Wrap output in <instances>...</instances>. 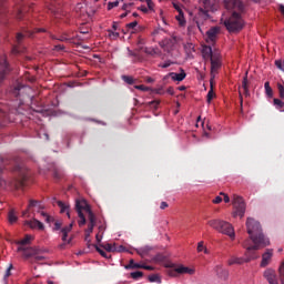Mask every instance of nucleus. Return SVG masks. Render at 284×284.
Segmentation results:
<instances>
[{
    "label": "nucleus",
    "instance_id": "obj_49",
    "mask_svg": "<svg viewBox=\"0 0 284 284\" xmlns=\"http://www.w3.org/2000/svg\"><path fill=\"white\" fill-rule=\"evenodd\" d=\"M264 88H265V90H266V94H267L268 97H272V87H270V82H265V83H264Z\"/></svg>",
    "mask_w": 284,
    "mask_h": 284
},
{
    "label": "nucleus",
    "instance_id": "obj_37",
    "mask_svg": "<svg viewBox=\"0 0 284 284\" xmlns=\"http://www.w3.org/2000/svg\"><path fill=\"white\" fill-rule=\"evenodd\" d=\"M149 282L161 284V276H159V274L149 275Z\"/></svg>",
    "mask_w": 284,
    "mask_h": 284
},
{
    "label": "nucleus",
    "instance_id": "obj_15",
    "mask_svg": "<svg viewBox=\"0 0 284 284\" xmlns=\"http://www.w3.org/2000/svg\"><path fill=\"white\" fill-rule=\"evenodd\" d=\"M32 235H26L24 239L20 241H16V245H18L17 252H21L22 250H26L28 245L32 243Z\"/></svg>",
    "mask_w": 284,
    "mask_h": 284
},
{
    "label": "nucleus",
    "instance_id": "obj_2",
    "mask_svg": "<svg viewBox=\"0 0 284 284\" xmlns=\"http://www.w3.org/2000/svg\"><path fill=\"white\" fill-rule=\"evenodd\" d=\"M207 225L212 227L213 230H216V232H220V234H225L226 236H230L232 241L236 239V234L234 233V226L230 224L227 221L223 220H210L207 222Z\"/></svg>",
    "mask_w": 284,
    "mask_h": 284
},
{
    "label": "nucleus",
    "instance_id": "obj_63",
    "mask_svg": "<svg viewBox=\"0 0 284 284\" xmlns=\"http://www.w3.org/2000/svg\"><path fill=\"white\" fill-rule=\"evenodd\" d=\"M166 92H168V94H171V97H174V88L173 87H169Z\"/></svg>",
    "mask_w": 284,
    "mask_h": 284
},
{
    "label": "nucleus",
    "instance_id": "obj_30",
    "mask_svg": "<svg viewBox=\"0 0 284 284\" xmlns=\"http://www.w3.org/2000/svg\"><path fill=\"white\" fill-rule=\"evenodd\" d=\"M8 221L11 225H13V223H17V221H19V217L17 216V213H14V210L9 211Z\"/></svg>",
    "mask_w": 284,
    "mask_h": 284
},
{
    "label": "nucleus",
    "instance_id": "obj_42",
    "mask_svg": "<svg viewBox=\"0 0 284 284\" xmlns=\"http://www.w3.org/2000/svg\"><path fill=\"white\" fill-rule=\"evenodd\" d=\"M95 250L99 254H101L103 256V258H110V254H108L106 251H103V248H100L99 246H95Z\"/></svg>",
    "mask_w": 284,
    "mask_h": 284
},
{
    "label": "nucleus",
    "instance_id": "obj_52",
    "mask_svg": "<svg viewBox=\"0 0 284 284\" xmlns=\"http://www.w3.org/2000/svg\"><path fill=\"white\" fill-rule=\"evenodd\" d=\"M134 88H135V90H141L142 92H149L150 91V88H148V87H145L143 84L135 85Z\"/></svg>",
    "mask_w": 284,
    "mask_h": 284
},
{
    "label": "nucleus",
    "instance_id": "obj_17",
    "mask_svg": "<svg viewBox=\"0 0 284 284\" xmlns=\"http://www.w3.org/2000/svg\"><path fill=\"white\" fill-rule=\"evenodd\" d=\"M24 258H34L37 254H41V250L37 247H28L26 246L24 250L21 251Z\"/></svg>",
    "mask_w": 284,
    "mask_h": 284
},
{
    "label": "nucleus",
    "instance_id": "obj_45",
    "mask_svg": "<svg viewBox=\"0 0 284 284\" xmlns=\"http://www.w3.org/2000/svg\"><path fill=\"white\" fill-rule=\"evenodd\" d=\"M277 90L280 92V99H284V84L281 82L277 83Z\"/></svg>",
    "mask_w": 284,
    "mask_h": 284
},
{
    "label": "nucleus",
    "instance_id": "obj_13",
    "mask_svg": "<svg viewBox=\"0 0 284 284\" xmlns=\"http://www.w3.org/2000/svg\"><path fill=\"white\" fill-rule=\"evenodd\" d=\"M89 219V224H88V229L84 231L85 233V237L84 241H87V243H90V234H92V232H94V226L97 225V216L95 215H90Z\"/></svg>",
    "mask_w": 284,
    "mask_h": 284
},
{
    "label": "nucleus",
    "instance_id": "obj_60",
    "mask_svg": "<svg viewBox=\"0 0 284 284\" xmlns=\"http://www.w3.org/2000/svg\"><path fill=\"white\" fill-rule=\"evenodd\" d=\"M111 30H113L114 32H116L118 30H120V28H119V22H113Z\"/></svg>",
    "mask_w": 284,
    "mask_h": 284
},
{
    "label": "nucleus",
    "instance_id": "obj_25",
    "mask_svg": "<svg viewBox=\"0 0 284 284\" xmlns=\"http://www.w3.org/2000/svg\"><path fill=\"white\" fill-rule=\"evenodd\" d=\"M202 55L204 59H212V57H214V51H212V47L204 45L202 48Z\"/></svg>",
    "mask_w": 284,
    "mask_h": 284
},
{
    "label": "nucleus",
    "instance_id": "obj_46",
    "mask_svg": "<svg viewBox=\"0 0 284 284\" xmlns=\"http://www.w3.org/2000/svg\"><path fill=\"white\" fill-rule=\"evenodd\" d=\"M73 225H74V222H71L70 225L63 227V229L61 230V232H62V233L70 234V232H72Z\"/></svg>",
    "mask_w": 284,
    "mask_h": 284
},
{
    "label": "nucleus",
    "instance_id": "obj_38",
    "mask_svg": "<svg viewBox=\"0 0 284 284\" xmlns=\"http://www.w3.org/2000/svg\"><path fill=\"white\" fill-rule=\"evenodd\" d=\"M133 7H134V2L125 1L123 2L122 10H124V12H130Z\"/></svg>",
    "mask_w": 284,
    "mask_h": 284
},
{
    "label": "nucleus",
    "instance_id": "obj_12",
    "mask_svg": "<svg viewBox=\"0 0 284 284\" xmlns=\"http://www.w3.org/2000/svg\"><path fill=\"white\" fill-rule=\"evenodd\" d=\"M211 61V72H216L221 70V52L219 50L214 51Z\"/></svg>",
    "mask_w": 284,
    "mask_h": 284
},
{
    "label": "nucleus",
    "instance_id": "obj_20",
    "mask_svg": "<svg viewBox=\"0 0 284 284\" xmlns=\"http://www.w3.org/2000/svg\"><path fill=\"white\" fill-rule=\"evenodd\" d=\"M273 255L274 252L267 248L266 252L262 255L261 267H267V265H270V261H272Z\"/></svg>",
    "mask_w": 284,
    "mask_h": 284
},
{
    "label": "nucleus",
    "instance_id": "obj_51",
    "mask_svg": "<svg viewBox=\"0 0 284 284\" xmlns=\"http://www.w3.org/2000/svg\"><path fill=\"white\" fill-rule=\"evenodd\" d=\"M53 50H55V52H63V50H65V45H63V44H55Z\"/></svg>",
    "mask_w": 284,
    "mask_h": 284
},
{
    "label": "nucleus",
    "instance_id": "obj_21",
    "mask_svg": "<svg viewBox=\"0 0 284 284\" xmlns=\"http://www.w3.org/2000/svg\"><path fill=\"white\" fill-rule=\"evenodd\" d=\"M61 8V1L60 0H52L49 4H48V10L49 12H51L52 14H57V12H59Z\"/></svg>",
    "mask_w": 284,
    "mask_h": 284
},
{
    "label": "nucleus",
    "instance_id": "obj_55",
    "mask_svg": "<svg viewBox=\"0 0 284 284\" xmlns=\"http://www.w3.org/2000/svg\"><path fill=\"white\" fill-rule=\"evenodd\" d=\"M170 65H174V62H162V63L160 64V68L165 69V68H170Z\"/></svg>",
    "mask_w": 284,
    "mask_h": 284
},
{
    "label": "nucleus",
    "instance_id": "obj_48",
    "mask_svg": "<svg viewBox=\"0 0 284 284\" xmlns=\"http://www.w3.org/2000/svg\"><path fill=\"white\" fill-rule=\"evenodd\" d=\"M103 247L105 252H116V247L112 244H105Z\"/></svg>",
    "mask_w": 284,
    "mask_h": 284
},
{
    "label": "nucleus",
    "instance_id": "obj_22",
    "mask_svg": "<svg viewBox=\"0 0 284 284\" xmlns=\"http://www.w3.org/2000/svg\"><path fill=\"white\" fill-rule=\"evenodd\" d=\"M168 79H172V81H178V83H181V81H183L187 74L185 72H181V73H176V72H171L168 75Z\"/></svg>",
    "mask_w": 284,
    "mask_h": 284
},
{
    "label": "nucleus",
    "instance_id": "obj_26",
    "mask_svg": "<svg viewBox=\"0 0 284 284\" xmlns=\"http://www.w3.org/2000/svg\"><path fill=\"white\" fill-rule=\"evenodd\" d=\"M150 252H152V247L151 246H143L136 250V253L143 258L145 256H148V254H150Z\"/></svg>",
    "mask_w": 284,
    "mask_h": 284
},
{
    "label": "nucleus",
    "instance_id": "obj_11",
    "mask_svg": "<svg viewBox=\"0 0 284 284\" xmlns=\"http://www.w3.org/2000/svg\"><path fill=\"white\" fill-rule=\"evenodd\" d=\"M242 245L246 250V252H245L246 258H244V261L246 263H250V261H254L255 258H258V255H256V250H260V248H251L250 250V247H254V245H250V240L244 242Z\"/></svg>",
    "mask_w": 284,
    "mask_h": 284
},
{
    "label": "nucleus",
    "instance_id": "obj_10",
    "mask_svg": "<svg viewBox=\"0 0 284 284\" xmlns=\"http://www.w3.org/2000/svg\"><path fill=\"white\" fill-rule=\"evenodd\" d=\"M226 10H237V12H245V4L241 0H223Z\"/></svg>",
    "mask_w": 284,
    "mask_h": 284
},
{
    "label": "nucleus",
    "instance_id": "obj_4",
    "mask_svg": "<svg viewBox=\"0 0 284 284\" xmlns=\"http://www.w3.org/2000/svg\"><path fill=\"white\" fill-rule=\"evenodd\" d=\"M83 211L87 212L88 219H90V216H95L94 213L92 212V209L90 207V204H88V201L75 200V212L78 213V216L80 219L78 221L79 227H83V225H85V223H87L85 215L83 214Z\"/></svg>",
    "mask_w": 284,
    "mask_h": 284
},
{
    "label": "nucleus",
    "instance_id": "obj_23",
    "mask_svg": "<svg viewBox=\"0 0 284 284\" xmlns=\"http://www.w3.org/2000/svg\"><path fill=\"white\" fill-rule=\"evenodd\" d=\"M245 262V257H239L235 255H231L230 258L227 260V265H243Z\"/></svg>",
    "mask_w": 284,
    "mask_h": 284
},
{
    "label": "nucleus",
    "instance_id": "obj_34",
    "mask_svg": "<svg viewBox=\"0 0 284 284\" xmlns=\"http://www.w3.org/2000/svg\"><path fill=\"white\" fill-rule=\"evenodd\" d=\"M122 80L124 83H128V85H134V83H136V79L132 78L131 75H122Z\"/></svg>",
    "mask_w": 284,
    "mask_h": 284
},
{
    "label": "nucleus",
    "instance_id": "obj_6",
    "mask_svg": "<svg viewBox=\"0 0 284 284\" xmlns=\"http://www.w3.org/2000/svg\"><path fill=\"white\" fill-rule=\"evenodd\" d=\"M171 270L169 271V276L176 277L179 274H189V276H194L195 271L194 268L187 267L183 264H174L171 263L168 265Z\"/></svg>",
    "mask_w": 284,
    "mask_h": 284
},
{
    "label": "nucleus",
    "instance_id": "obj_43",
    "mask_svg": "<svg viewBox=\"0 0 284 284\" xmlns=\"http://www.w3.org/2000/svg\"><path fill=\"white\" fill-rule=\"evenodd\" d=\"M139 26V22L138 21H133L131 23H128L126 24V30L128 32H132V30H134V28H136Z\"/></svg>",
    "mask_w": 284,
    "mask_h": 284
},
{
    "label": "nucleus",
    "instance_id": "obj_28",
    "mask_svg": "<svg viewBox=\"0 0 284 284\" xmlns=\"http://www.w3.org/2000/svg\"><path fill=\"white\" fill-rule=\"evenodd\" d=\"M210 85H211V89L209 90L206 95L207 103H212V99L216 97V94L214 93V82H212V79H211Z\"/></svg>",
    "mask_w": 284,
    "mask_h": 284
},
{
    "label": "nucleus",
    "instance_id": "obj_14",
    "mask_svg": "<svg viewBox=\"0 0 284 284\" xmlns=\"http://www.w3.org/2000/svg\"><path fill=\"white\" fill-rule=\"evenodd\" d=\"M264 278H266L268 284H278V275H276V271L272 268H267L264 272Z\"/></svg>",
    "mask_w": 284,
    "mask_h": 284
},
{
    "label": "nucleus",
    "instance_id": "obj_39",
    "mask_svg": "<svg viewBox=\"0 0 284 284\" xmlns=\"http://www.w3.org/2000/svg\"><path fill=\"white\" fill-rule=\"evenodd\" d=\"M142 276H143V272H141V271L131 273V278H133L134 281H139V278H142Z\"/></svg>",
    "mask_w": 284,
    "mask_h": 284
},
{
    "label": "nucleus",
    "instance_id": "obj_24",
    "mask_svg": "<svg viewBox=\"0 0 284 284\" xmlns=\"http://www.w3.org/2000/svg\"><path fill=\"white\" fill-rule=\"evenodd\" d=\"M27 225H29V227H31L32 230H37V229L44 230L43 224L37 219H33L32 221L27 222Z\"/></svg>",
    "mask_w": 284,
    "mask_h": 284
},
{
    "label": "nucleus",
    "instance_id": "obj_32",
    "mask_svg": "<svg viewBox=\"0 0 284 284\" xmlns=\"http://www.w3.org/2000/svg\"><path fill=\"white\" fill-rule=\"evenodd\" d=\"M175 19L180 23V26H185V16L183 14V11H179L175 16Z\"/></svg>",
    "mask_w": 284,
    "mask_h": 284
},
{
    "label": "nucleus",
    "instance_id": "obj_62",
    "mask_svg": "<svg viewBox=\"0 0 284 284\" xmlns=\"http://www.w3.org/2000/svg\"><path fill=\"white\" fill-rule=\"evenodd\" d=\"M278 272H280V276H283L284 275V262H282L280 268H278Z\"/></svg>",
    "mask_w": 284,
    "mask_h": 284
},
{
    "label": "nucleus",
    "instance_id": "obj_36",
    "mask_svg": "<svg viewBox=\"0 0 284 284\" xmlns=\"http://www.w3.org/2000/svg\"><path fill=\"white\" fill-rule=\"evenodd\" d=\"M163 50L165 52H168L169 54L172 53V50H174V43L172 41H168L164 45H163Z\"/></svg>",
    "mask_w": 284,
    "mask_h": 284
},
{
    "label": "nucleus",
    "instance_id": "obj_40",
    "mask_svg": "<svg viewBox=\"0 0 284 284\" xmlns=\"http://www.w3.org/2000/svg\"><path fill=\"white\" fill-rule=\"evenodd\" d=\"M273 103H274L276 110H283V108H284V102L283 101H281L278 99H274Z\"/></svg>",
    "mask_w": 284,
    "mask_h": 284
},
{
    "label": "nucleus",
    "instance_id": "obj_59",
    "mask_svg": "<svg viewBox=\"0 0 284 284\" xmlns=\"http://www.w3.org/2000/svg\"><path fill=\"white\" fill-rule=\"evenodd\" d=\"M166 207H170V205L168 204V202H161V204H160V210H166Z\"/></svg>",
    "mask_w": 284,
    "mask_h": 284
},
{
    "label": "nucleus",
    "instance_id": "obj_18",
    "mask_svg": "<svg viewBox=\"0 0 284 284\" xmlns=\"http://www.w3.org/2000/svg\"><path fill=\"white\" fill-rule=\"evenodd\" d=\"M219 32H221L219 27H212L209 31H206L207 41L214 43L216 41V37H219Z\"/></svg>",
    "mask_w": 284,
    "mask_h": 284
},
{
    "label": "nucleus",
    "instance_id": "obj_47",
    "mask_svg": "<svg viewBox=\"0 0 284 284\" xmlns=\"http://www.w3.org/2000/svg\"><path fill=\"white\" fill-rule=\"evenodd\" d=\"M39 254H36L33 256V263H41V261H45V256H42V255H39Z\"/></svg>",
    "mask_w": 284,
    "mask_h": 284
},
{
    "label": "nucleus",
    "instance_id": "obj_53",
    "mask_svg": "<svg viewBox=\"0 0 284 284\" xmlns=\"http://www.w3.org/2000/svg\"><path fill=\"white\" fill-rule=\"evenodd\" d=\"M141 1H145V3L148 4V9L149 10H154V2H152V0H141Z\"/></svg>",
    "mask_w": 284,
    "mask_h": 284
},
{
    "label": "nucleus",
    "instance_id": "obj_3",
    "mask_svg": "<svg viewBox=\"0 0 284 284\" xmlns=\"http://www.w3.org/2000/svg\"><path fill=\"white\" fill-rule=\"evenodd\" d=\"M216 11V6L212 0H200V8L197 12V28L201 30V23L210 19V12Z\"/></svg>",
    "mask_w": 284,
    "mask_h": 284
},
{
    "label": "nucleus",
    "instance_id": "obj_31",
    "mask_svg": "<svg viewBox=\"0 0 284 284\" xmlns=\"http://www.w3.org/2000/svg\"><path fill=\"white\" fill-rule=\"evenodd\" d=\"M0 68L2 72L10 70V64L8 63V60L6 58H2L0 60Z\"/></svg>",
    "mask_w": 284,
    "mask_h": 284
},
{
    "label": "nucleus",
    "instance_id": "obj_61",
    "mask_svg": "<svg viewBox=\"0 0 284 284\" xmlns=\"http://www.w3.org/2000/svg\"><path fill=\"white\" fill-rule=\"evenodd\" d=\"M27 179H28V175L22 174V176H21V179H20V181H19L20 185H23V183H26V180H27Z\"/></svg>",
    "mask_w": 284,
    "mask_h": 284
},
{
    "label": "nucleus",
    "instance_id": "obj_16",
    "mask_svg": "<svg viewBox=\"0 0 284 284\" xmlns=\"http://www.w3.org/2000/svg\"><path fill=\"white\" fill-rule=\"evenodd\" d=\"M214 270L216 276H219L221 281H227V278H230V271H227V268H224L223 265H216Z\"/></svg>",
    "mask_w": 284,
    "mask_h": 284
},
{
    "label": "nucleus",
    "instance_id": "obj_33",
    "mask_svg": "<svg viewBox=\"0 0 284 284\" xmlns=\"http://www.w3.org/2000/svg\"><path fill=\"white\" fill-rule=\"evenodd\" d=\"M109 38L112 39L113 41L119 39V37H121V33H119L118 31H114L112 29H108L106 30Z\"/></svg>",
    "mask_w": 284,
    "mask_h": 284
},
{
    "label": "nucleus",
    "instance_id": "obj_50",
    "mask_svg": "<svg viewBox=\"0 0 284 284\" xmlns=\"http://www.w3.org/2000/svg\"><path fill=\"white\" fill-rule=\"evenodd\" d=\"M37 205H39V201L30 200L29 205H28V210H30L31 207H37Z\"/></svg>",
    "mask_w": 284,
    "mask_h": 284
},
{
    "label": "nucleus",
    "instance_id": "obj_1",
    "mask_svg": "<svg viewBox=\"0 0 284 284\" xmlns=\"http://www.w3.org/2000/svg\"><path fill=\"white\" fill-rule=\"evenodd\" d=\"M246 230L251 241L254 243V246L248 248V253L252 248L261 250V247H267V245H270V240L263 234V229H261L258 221L248 217L246 220Z\"/></svg>",
    "mask_w": 284,
    "mask_h": 284
},
{
    "label": "nucleus",
    "instance_id": "obj_9",
    "mask_svg": "<svg viewBox=\"0 0 284 284\" xmlns=\"http://www.w3.org/2000/svg\"><path fill=\"white\" fill-rule=\"evenodd\" d=\"M30 92V89L23 84H16L13 88L10 89V93L16 99H19L20 101H23L26 99V94Z\"/></svg>",
    "mask_w": 284,
    "mask_h": 284
},
{
    "label": "nucleus",
    "instance_id": "obj_7",
    "mask_svg": "<svg viewBox=\"0 0 284 284\" xmlns=\"http://www.w3.org/2000/svg\"><path fill=\"white\" fill-rule=\"evenodd\" d=\"M233 210L234 217L240 216V219H243L245 216V201L243 197L234 195Z\"/></svg>",
    "mask_w": 284,
    "mask_h": 284
},
{
    "label": "nucleus",
    "instance_id": "obj_64",
    "mask_svg": "<svg viewBox=\"0 0 284 284\" xmlns=\"http://www.w3.org/2000/svg\"><path fill=\"white\" fill-rule=\"evenodd\" d=\"M154 261H155L156 263H161V262L163 261V255H156V256L154 257Z\"/></svg>",
    "mask_w": 284,
    "mask_h": 284
},
{
    "label": "nucleus",
    "instance_id": "obj_8",
    "mask_svg": "<svg viewBox=\"0 0 284 284\" xmlns=\"http://www.w3.org/2000/svg\"><path fill=\"white\" fill-rule=\"evenodd\" d=\"M26 37H32V31L18 32L16 36V45L12 48V54H21L26 51V48L21 47Z\"/></svg>",
    "mask_w": 284,
    "mask_h": 284
},
{
    "label": "nucleus",
    "instance_id": "obj_29",
    "mask_svg": "<svg viewBox=\"0 0 284 284\" xmlns=\"http://www.w3.org/2000/svg\"><path fill=\"white\" fill-rule=\"evenodd\" d=\"M87 8H88V4H85L83 2H79L75 6L74 10H75V12H79L80 14H82L84 17Z\"/></svg>",
    "mask_w": 284,
    "mask_h": 284
},
{
    "label": "nucleus",
    "instance_id": "obj_19",
    "mask_svg": "<svg viewBox=\"0 0 284 284\" xmlns=\"http://www.w3.org/2000/svg\"><path fill=\"white\" fill-rule=\"evenodd\" d=\"M250 83H252V77H250L247 73L243 77L242 80V88L244 90V95L250 97Z\"/></svg>",
    "mask_w": 284,
    "mask_h": 284
},
{
    "label": "nucleus",
    "instance_id": "obj_44",
    "mask_svg": "<svg viewBox=\"0 0 284 284\" xmlns=\"http://www.w3.org/2000/svg\"><path fill=\"white\" fill-rule=\"evenodd\" d=\"M95 12L97 10L92 9L91 7H87V9L84 10V14H87V17H94Z\"/></svg>",
    "mask_w": 284,
    "mask_h": 284
},
{
    "label": "nucleus",
    "instance_id": "obj_54",
    "mask_svg": "<svg viewBox=\"0 0 284 284\" xmlns=\"http://www.w3.org/2000/svg\"><path fill=\"white\" fill-rule=\"evenodd\" d=\"M119 7V0L114 1V2H109L108 4V9L112 10V8H116Z\"/></svg>",
    "mask_w": 284,
    "mask_h": 284
},
{
    "label": "nucleus",
    "instance_id": "obj_56",
    "mask_svg": "<svg viewBox=\"0 0 284 284\" xmlns=\"http://www.w3.org/2000/svg\"><path fill=\"white\" fill-rule=\"evenodd\" d=\"M204 248H205L204 242L203 241L199 242L197 243V252H203Z\"/></svg>",
    "mask_w": 284,
    "mask_h": 284
},
{
    "label": "nucleus",
    "instance_id": "obj_35",
    "mask_svg": "<svg viewBox=\"0 0 284 284\" xmlns=\"http://www.w3.org/2000/svg\"><path fill=\"white\" fill-rule=\"evenodd\" d=\"M141 264L135 263L134 260H130L129 265H126V270H141Z\"/></svg>",
    "mask_w": 284,
    "mask_h": 284
},
{
    "label": "nucleus",
    "instance_id": "obj_41",
    "mask_svg": "<svg viewBox=\"0 0 284 284\" xmlns=\"http://www.w3.org/2000/svg\"><path fill=\"white\" fill-rule=\"evenodd\" d=\"M275 65L278 70L284 72V59L275 60Z\"/></svg>",
    "mask_w": 284,
    "mask_h": 284
},
{
    "label": "nucleus",
    "instance_id": "obj_5",
    "mask_svg": "<svg viewBox=\"0 0 284 284\" xmlns=\"http://www.w3.org/2000/svg\"><path fill=\"white\" fill-rule=\"evenodd\" d=\"M224 26L229 32H241L245 22L243 18H241V14L233 12L232 16L224 21Z\"/></svg>",
    "mask_w": 284,
    "mask_h": 284
},
{
    "label": "nucleus",
    "instance_id": "obj_58",
    "mask_svg": "<svg viewBox=\"0 0 284 284\" xmlns=\"http://www.w3.org/2000/svg\"><path fill=\"white\" fill-rule=\"evenodd\" d=\"M155 94H165V90L163 89V87L155 89Z\"/></svg>",
    "mask_w": 284,
    "mask_h": 284
},
{
    "label": "nucleus",
    "instance_id": "obj_57",
    "mask_svg": "<svg viewBox=\"0 0 284 284\" xmlns=\"http://www.w3.org/2000/svg\"><path fill=\"white\" fill-rule=\"evenodd\" d=\"M223 202V197H221V195H217L213 201L212 203H215L216 205H219V203H222Z\"/></svg>",
    "mask_w": 284,
    "mask_h": 284
},
{
    "label": "nucleus",
    "instance_id": "obj_27",
    "mask_svg": "<svg viewBox=\"0 0 284 284\" xmlns=\"http://www.w3.org/2000/svg\"><path fill=\"white\" fill-rule=\"evenodd\" d=\"M57 204L60 207V212L61 213L67 212V216H68V219H70V205H68L61 201H58Z\"/></svg>",
    "mask_w": 284,
    "mask_h": 284
}]
</instances>
